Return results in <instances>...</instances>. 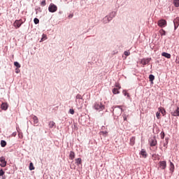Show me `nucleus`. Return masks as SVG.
I'll list each match as a JSON object with an SVG mask.
<instances>
[{
    "mask_svg": "<svg viewBox=\"0 0 179 179\" xmlns=\"http://www.w3.org/2000/svg\"><path fill=\"white\" fill-rule=\"evenodd\" d=\"M24 22H26V19H24V21L22 19L16 20L13 23V26L15 29H19L20 26L24 23Z\"/></svg>",
    "mask_w": 179,
    "mask_h": 179,
    "instance_id": "nucleus-1",
    "label": "nucleus"
},
{
    "mask_svg": "<svg viewBox=\"0 0 179 179\" xmlns=\"http://www.w3.org/2000/svg\"><path fill=\"white\" fill-rule=\"evenodd\" d=\"M48 10L50 12V13H54L58 10V7L55 6L54 3H50L49 7H48Z\"/></svg>",
    "mask_w": 179,
    "mask_h": 179,
    "instance_id": "nucleus-2",
    "label": "nucleus"
},
{
    "mask_svg": "<svg viewBox=\"0 0 179 179\" xmlns=\"http://www.w3.org/2000/svg\"><path fill=\"white\" fill-rule=\"evenodd\" d=\"M94 108H95V110H100V111H102V110H104L105 106L101 103H96L94 105Z\"/></svg>",
    "mask_w": 179,
    "mask_h": 179,
    "instance_id": "nucleus-3",
    "label": "nucleus"
},
{
    "mask_svg": "<svg viewBox=\"0 0 179 179\" xmlns=\"http://www.w3.org/2000/svg\"><path fill=\"white\" fill-rule=\"evenodd\" d=\"M158 26H159V27H166V26H167V21H166V20H159L158 21Z\"/></svg>",
    "mask_w": 179,
    "mask_h": 179,
    "instance_id": "nucleus-4",
    "label": "nucleus"
},
{
    "mask_svg": "<svg viewBox=\"0 0 179 179\" xmlns=\"http://www.w3.org/2000/svg\"><path fill=\"white\" fill-rule=\"evenodd\" d=\"M0 166L1 167H6V160L4 157H0Z\"/></svg>",
    "mask_w": 179,
    "mask_h": 179,
    "instance_id": "nucleus-5",
    "label": "nucleus"
},
{
    "mask_svg": "<svg viewBox=\"0 0 179 179\" xmlns=\"http://www.w3.org/2000/svg\"><path fill=\"white\" fill-rule=\"evenodd\" d=\"M157 145V140L153 137L150 140V146H156Z\"/></svg>",
    "mask_w": 179,
    "mask_h": 179,
    "instance_id": "nucleus-6",
    "label": "nucleus"
},
{
    "mask_svg": "<svg viewBox=\"0 0 179 179\" xmlns=\"http://www.w3.org/2000/svg\"><path fill=\"white\" fill-rule=\"evenodd\" d=\"M159 167L162 170H165L166 167H167V163L166 162V161H160L159 162Z\"/></svg>",
    "mask_w": 179,
    "mask_h": 179,
    "instance_id": "nucleus-7",
    "label": "nucleus"
},
{
    "mask_svg": "<svg viewBox=\"0 0 179 179\" xmlns=\"http://www.w3.org/2000/svg\"><path fill=\"white\" fill-rule=\"evenodd\" d=\"M150 58L143 59L141 61V64H142V65H148V64L150 62Z\"/></svg>",
    "mask_w": 179,
    "mask_h": 179,
    "instance_id": "nucleus-8",
    "label": "nucleus"
},
{
    "mask_svg": "<svg viewBox=\"0 0 179 179\" xmlns=\"http://www.w3.org/2000/svg\"><path fill=\"white\" fill-rule=\"evenodd\" d=\"M173 24H174V27L175 30L179 26V17H177L174 20H173Z\"/></svg>",
    "mask_w": 179,
    "mask_h": 179,
    "instance_id": "nucleus-9",
    "label": "nucleus"
},
{
    "mask_svg": "<svg viewBox=\"0 0 179 179\" xmlns=\"http://www.w3.org/2000/svg\"><path fill=\"white\" fill-rule=\"evenodd\" d=\"M140 155L144 157V159H146L148 157V153L146 152V150L145 149H142L141 151L140 152Z\"/></svg>",
    "mask_w": 179,
    "mask_h": 179,
    "instance_id": "nucleus-10",
    "label": "nucleus"
},
{
    "mask_svg": "<svg viewBox=\"0 0 179 179\" xmlns=\"http://www.w3.org/2000/svg\"><path fill=\"white\" fill-rule=\"evenodd\" d=\"M76 103L78 108H82V106L83 105V99H78Z\"/></svg>",
    "mask_w": 179,
    "mask_h": 179,
    "instance_id": "nucleus-11",
    "label": "nucleus"
},
{
    "mask_svg": "<svg viewBox=\"0 0 179 179\" xmlns=\"http://www.w3.org/2000/svg\"><path fill=\"white\" fill-rule=\"evenodd\" d=\"M171 115H173V117H179V107H178L174 112L171 113Z\"/></svg>",
    "mask_w": 179,
    "mask_h": 179,
    "instance_id": "nucleus-12",
    "label": "nucleus"
},
{
    "mask_svg": "<svg viewBox=\"0 0 179 179\" xmlns=\"http://www.w3.org/2000/svg\"><path fill=\"white\" fill-rule=\"evenodd\" d=\"M162 56L165 57V58H168V59H170V58H171V55L164 52L162 53Z\"/></svg>",
    "mask_w": 179,
    "mask_h": 179,
    "instance_id": "nucleus-13",
    "label": "nucleus"
},
{
    "mask_svg": "<svg viewBox=\"0 0 179 179\" xmlns=\"http://www.w3.org/2000/svg\"><path fill=\"white\" fill-rule=\"evenodd\" d=\"M1 110H8V103H1Z\"/></svg>",
    "mask_w": 179,
    "mask_h": 179,
    "instance_id": "nucleus-14",
    "label": "nucleus"
},
{
    "mask_svg": "<svg viewBox=\"0 0 179 179\" xmlns=\"http://www.w3.org/2000/svg\"><path fill=\"white\" fill-rule=\"evenodd\" d=\"M159 111L163 115H166V109H164V108H162V107L159 108Z\"/></svg>",
    "mask_w": 179,
    "mask_h": 179,
    "instance_id": "nucleus-15",
    "label": "nucleus"
},
{
    "mask_svg": "<svg viewBox=\"0 0 179 179\" xmlns=\"http://www.w3.org/2000/svg\"><path fill=\"white\" fill-rule=\"evenodd\" d=\"M32 118L34 120V125H36V124H38V117H37V116L34 115L32 116Z\"/></svg>",
    "mask_w": 179,
    "mask_h": 179,
    "instance_id": "nucleus-16",
    "label": "nucleus"
},
{
    "mask_svg": "<svg viewBox=\"0 0 179 179\" xmlns=\"http://www.w3.org/2000/svg\"><path fill=\"white\" fill-rule=\"evenodd\" d=\"M69 159H71V160H73V159H75V152L73 151L70 152Z\"/></svg>",
    "mask_w": 179,
    "mask_h": 179,
    "instance_id": "nucleus-17",
    "label": "nucleus"
},
{
    "mask_svg": "<svg viewBox=\"0 0 179 179\" xmlns=\"http://www.w3.org/2000/svg\"><path fill=\"white\" fill-rule=\"evenodd\" d=\"M76 164L77 166H79L80 164H82V158L76 159Z\"/></svg>",
    "mask_w": 179,
    "mask_h": 179,
    "instance_id": "nucleus-18",
    "label": "nucleus"
},
{
    "mask_svg": "<svg viewBox=\"0 0 179 179\" xmlns=\"http://www.w3.org/2000/svg\"><path fill=\"white\" fill-rule=\"evenodd\" d=\"M112 92L113 94H120V90H118V88H113L112 90Z\"/></svg>",
    "mask_w": 179,
    "mask_h": 179,
    "instance_id": "nucleus-19",
    "label": "nucleus"
},
{
    "mask_svg": "<svg viewBox=\"0 0 179 179\" xmlns=\"http://www.w3.org/2000/svg\"><path fill=\"white\" fill-rule=\"evenodd\" d=\"M135 137H131V138H130V145H131V146H134V145H135Z\"/></svg>",
    "mask_w": 179,
    "mask_h": 179,
    "instance_id": "nucleus-20",
    "label": "nucleus"
},
{
    "mask_svg": "<svg viewBox=\"0 0 179 179\" xmlns=\"http://www.w3.org/2000/svg\"><path fill=\"white\" fill-rule=\"evenodd\" d=\"M78 100H83V98L82 97V95L77 94L76 96V101H78Z\"/></svg>",
    "mask_w": 179,
    "mask_h": 179,
    "instance_id": "nucleus-21",
    "label": "nucleus"
},
{
    "mask_svg": "<svg viewBox=\"0 0 179 179\" xmlns=\"http://www.w3.org/2000/svg\"><path fill=\"white\" fill-rule=\"evenodd\" d=\"M170 171H174V164L173 162H170V168H169Z\"/></svg>",
    "mask_w": 179,
    "mask_h": 179,
    "instance_id": "nucleus-22",
    "label": "nucleus"
},
{
    "mask_svg": "<svg viewBox=\"0 0 179 179\" xmlns=\"http://www.w3.org/2000/svg\"><path fill=\"white\" fill-rule=\"evenodd\" d=\"M55 125V122L53 121H51L49 122V128H54V126Z\"/></svg>",
    "mask_w": 179,
    "mask_h": 179,
    "instance_id": "nucleus-23",
    "label": "nucleus"
},
{
    "mask_svg": "<svg viewBox=\"0 0 179 179\" xmlns=\"http://www.w3.org/2000/svg\"><path fill=\"white\" fill-rule=\"evenodd\" d=\"M1 148H5V146H6V141L2 140L1 141Z\"/></svg>",
    "mask_w": 179,
    "mask_h": 179,
    "instance_id": "nucleus-24",
    "label": "nucleus"
},
{
    "mask_svg": "<svg viewBox=\"0 0 179 179\" xmlns=\"http://www.w3.org/2000/svg\"><path fill=\"white\" fill-rule=\"evenodd\" d=\"M34 165L33 164V162H31L30 164H29V170L31 171H33V170H34Z\"/></svg>",
    "mask_w": 179,
    "mask_h": 179,
    "instance_id": "nucleus-25",
    "label": "nucleus"
},
{
    "mask_svg": "<svg viewBox=\"0 0 179 179\" xmlns=\"http://www.w3.org/2000/svg\"><path fill=\"white\" fill-rule=\"evenodd\" d=\"M173 3L176 8H178L179 6V0H174Z\"/></svg>",
    "mask_w": 179,
    "mask_h": 179,
    "instance_id": "nucleus-26",
    "label": "nucleus"
},
{
    "mask_svg": "<svg viewBox=\"0 0 179 179\" xmlns=\"http://www.w3.org/2000/svg\"><path fill=\"white\" fill-rule=\"evenodd\" d=\"M149 80H150V82H152L153 80H155V76L150 74L149 76Z\"/></svg>",
    "mask_w": 179,
    "mask_h": 179,
    "instance_id": "nucleus-27",
    "label": "nucleus"
},
{
    "mask_svg": "<svg viewBox=\"0 0 179 179\" xmlns=\"http://www.w3.org/2000/svg\"><path fill=\"white\" fill-rule=\"evenodd\" d=\"M34 22L35 24H38L40 23V20H38V18H34Z\"/></svg>",
    "mask_w": 179,
    "mask_h": 179,
    "instance_id": "nucleus-28",
    "label": "nucleus"
},
{
    "mask_svg": "<svg viewBox=\"0 0 179 179\" xmlns=\"http://www.w3.org/2000/svg\"><path fill=\"white\" fill-rule=\"evenodd\" d=\"M14 65H15V66H16V68H20V64H19V62H14Z\"/></svg>",
    "mask_w": 179,
    "mask_h": 179,
    "instance_id": "nucleus-29",
    "label": "nucleus"
},
{
    "mask_svg": "<svg viewBox=\"0 0 179 179\" xmlns=\"http://www.w3.org/2000/svg\"><path fill=\"white\" fill-rule=\"evenodd\" d=\"M107 134H108L107 131H101L100 135H102L103 136H107Z\"/></svg>",
    "mask_w": 179,
    "mask_h": 179,
    "instance_id": "nucleus-30",
    "label": "nucleus"
},
{
    "mask_svg": "<svg viewBox=\"0 0 179 179\" xmlns=\"http://www.w3.org/2000/svg\"><path fill=\"white\" fill-rule=\"evenodd\" d=\"M45 5H47V2L45 1V0H43V1L41 3V6H45Z\"/></svg>",
    "mask_w": 179,
    "mask_h": 179,
    "instance_id": "nucleus-31",
    "label": "nucleus"
},
{
    "mask_svg": "<svg viewBox=\"0 0 179 179\" xmlns=\"http://www.w3.org/2000/svg\"><path fill=\"white\" fill-rule=\"evenodd\" d=\"M44 40H47V35L43 34L41 41H44Z\"/></svg>",
    "mask_w": 179,
    "mask_h": 179,
    "instance_id": "nucleus-32",
    "label": "nucleus"
},
{
    "mask_svg": "<svg viewBox=\"0 0 179 179\" xmlns=\"http://www.w3.org/2000/svg\"><path fill=\"white\" fill-rule=\"evenodd\" d=\"M156 117L158 120H160V112H157L156 113Z\"/></svg>",
    "mask_w": 179,
    "mask_h": 179,
    "instance_id": "nucleus-33",
    "label": "nucleus"
},
{
    "mask_svg": "<svg viewBox=\"0 0 179 179\" xmlns=\"http://www.w3.org/2000/svg\"><path fill=\"white\" fill-rule=\"evenodd\" d=\"M115 87H116V89H118L120 90V89H121V85L118 83H116L115 84Z\"/></svg>",
    "mask_w": 179,
    "mask_h": 179,
    "instance_id": "nucleus-34",
    "label": "nucleus"
},
{
    "mask_svg": "<svg viewBox=\"0 0 179 179\" xmlns=\"http://www.w3.org/2000/svg\"><path fill=\"white\" fill-rule=\"evenodd\" d=\"M123 94H124V96H127V97H129V94H128L126 90H123Z\"/></svg>",
    "mask_w": 179,
    "mask_h": 179,
    "instance_id": "nucleus-35",
    "label": "nucleus"
},
{
    "mask_svg": "<svg viewBox=\"0 0 179 179\" xmlns=\"http://www.w3.org/2000/svg\"><path fill=\"white\" fill-rule=\"evenodd\" d=\"M3 174H5V171H3V170L1 169L0 170V177H2V176H3Z\"/></svg>",
    "mask_w": 179,
    "mask_h": 179,
    "instance_id": "nucleus-36",
    "label": "nucleus"
},
{
    "mask_svg": "<svg viewBox=\"0 0 179 179\" xmlns=\"http://www.w3.org/2000/svg\"><path fill=\"white\" fill-rule=\"evenodd\" d=\"M161 35H162V36H166V31L162 29V30H161Z\"/></svg>",
    "mask_w": 179,
    "mask_h": 179,
    "instance_id": "nucleus-37",
    "label": "nucleus"
},
{
    "mask_svg": "<svg viewBox=\"0 0 179 179\" xmlns=\"http://www.w3.org/2000/svg\"><path fill=\"white\" fill-rule=\"evenodd\" d=\"M69 113L70 114H72V115H73V114H75V110L73 109H70Z\"/></svg>",
    "mask_w": 179,
    "mask_h": 179,
    "instance_id": "nucleus-38",
    "label": "nucleus"
},
{
    "mask_svg": "<svg viewBox=\"0 0 179 179\" xmlns=\"http://www.w3.org/2000/svg\"><path fill=\"white\" fill-rule=\"evenodd\" d=\"M131 52H128V51H125L124 52V55H126V57H128L129 55H130Z\"/></svg>",
    "mask_w": 179,
    "mask_h": 179,
    "instance_id": "nucleus-39",
    "label": "nucleus"
},
{
    "mask_svg": "<svg viewBox=\"0 0 179 179\" xmlns=\"http://www.w3.org/2000/svg\"><path fill=\"white\" fill-rule=\"evenodd\" d=\"M161 138L164 139V131L161 132Z\"/></svg>",
    "mask_w": 179,
    "mask_h": 179,
    "instance_id": "nucleus-40",
    "label": "nucleus"
},
{
    "mask_svg": "<svg viewBox=\"0 0 179 179\" xmlns=\"http://www.w3.org/2000/svg\"><path fill=\"white\" fill-rule=\"evenodd\" d=\"M19 72H20V70L19 69V68L15 69V73H19Z\"/></svg>",
    "mask_w": 179,
    "mask_h": 179,
    "instance_id": "nucleus-41",
    "label": "nucleus"
},
{
    "mask_svg": "<svg viewBox=\"0 0 179 179\" xmlns=\"http://www.w3.org/2000/svg\"><path fill=\"white\" fill-rule=\"evenodd\" d=\"M69 17L71 19V18H72V17H73V14H70L69 15Z\"/></svg>",
    "mask_w": 179,
    "mask_h": 179,
    "instance_id": "nucleus-42",
    "label": "nucleus"
},
{
    "mask_svg": "<svg viewBox=\"0 0 179 179\" xmlns=\"http://www.w3.org/2000/svg\"><path fill=\"white\" fill-rule=\"evenodd\" d=\"M123 120H124V121H127V115L123 116Z\"/></svg>",
    "mask_w": 179,
    "mask_h": 179,
    "instance_id": "nucleus-43",
    "label": "nucleus"
},
{
    "mask_svg": "<svg viewBox=\"0 0 179 179\" xmlns=\"http://www.w3.org/2000/svg\"><path fill=\"white\" fill-rule=\"evenodd\" d=\"M176 62L179 64V58L176 59Z\"/></svg>",
    "mask_w": 179,
    "mask_h": 179,
    "instance_id": "nucleus-44",
    "label": "nucleus"
},
{
    "mask_svg": "<svg viewBox=\"0 0 179 179\" xmlns=\"http://www.w3.org/2000/svg\"><path fill=\"white\" fill-rule=\"evenodd\" d=\"M155 156H156V155H152V157H155Z\"/></svg>",
    "mask_w": 179,
    "mask_h": 179,
    "instance_id": "nucleus-45",
    "label": "nucleus"
}]
</instances>
